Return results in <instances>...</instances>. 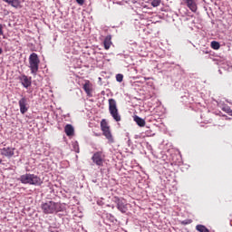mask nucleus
<instances>
[{
    "label": "nucleus",
    "instance_id": "23",
    "mask_svg": "<svg viewBox=\"0 0 232 232\" xmlns=\"http://www.w3.org/2000/svg\"><path fill=\"white\" fill-rule=\"evenodd\" d=\"M0 35H3V24H0Z\"/></svg>",
    "mask_w": 232,
    "mask_h": 232
},
{
    "label": "nucleus",
    "instance_id": "22",
    "mask_svg": "<svg viewBox=\"0 0 232 232\" xmlns=\"http://www.w3.org/2000/svg\"><path fill=\"white\" fill-rule=\"evenodd\" d=\"M75 1L80 5V6H82V5H84V0H75Z\"/></svg>",
    "mask_w": 232,
    "mask_h": 232
},
{
    "label": "nucleus",
    "instance_id": "8",
    "mask_svg": "<svg viewBox=\"0 0 232 232\" xmlns=\"http://www.w3.org/2000/svg\"><path fill=\"white\" fill-rule=\"evenodd\" d=\"M114 202L115 204H117V209H119L121 213H126V211H128V207L126 203H124V201L119 197H114Z\"/></svg>",
    "mask_w": 232,
    "mask_h": 232
},
{
    "label": "nucleus",
    "instance_id": "24",
    "mask_svg": "<svg viewBox=\"0 0 232 232\" xmlns=\"http://www.w3.org/2000/svg\"><path fill=\"white\" fill-rule=\"evenodd\" d=\"M75 152L79 153V146H77V149H75Z\"/></svg>",
    "mask_w": 232,
    "mask_h": 232
},
{
    "label": "nucleus",
    "instance_id": "3",
    "mask_svg": "<svg viewBox=\"0 0 232 232\" xmlns=\"http://www.w3.org/2000/svg\"><path fill=\"white\" fill-rule=\"evenodd\" d=\"M100 126L102 131V135L105 136L110 144H113V142H115V140L113 139V135L111 134L110 125L108 124V121H106V119L102 120Z\"/></svg>",
    "mask_w": 232,
    "mask_h": 232
},
{
    "label": "nucleus",
    "instance_id": "5",
    "mask_svg": "<svg viewBox=\"0 0 232 232\" xmlns=\"http://www.w3.org/2000/svg\"><path fill=\"white\" fill-rule=\"evenodd\" d=\"M109 113L116 122H121V118L117 108V101L115 99H109Z\"/></svg>",
    "mask_w": 232,
    "mask_h": 232
},
{
    "label": "nucleus",
    "instance_id": "15",
    "mask_svg": "<svg viewBox=\"0 0 232 232\" xmlns=\"http://www.w3.org/2000/svg\"><path fill=\"white\" fill-rule=\"evenodd\" d=\"M134 122H136L140 128H144V126H146V121L139 116H134Z\"/></svg>",
    "mask_w": 232,
    "mask_h": 232
},
{
    "label": "nucleus",
    "instance_id": "14",
    "mask_svg": "<svg viewBox=\"0 0 232 232\" xmlns=\"http://www.w3.org/2000/svg\"><path fill=\"white\" fill-rule=\"evenodd\" d=\"M103 46L105 50H110L111 46V35H107L103 41Z\"/></svg>",
    "mask_w": 232,
    "mask_h": 232
},
{
    "label": "nucleus",
    "instance_id": "7",
    "mask_svg": "<svg viewBox=\"0 0 232 232\" xmlns=\"http://www.w3.org/2000/svg\"><path fill=\"white\" fill-rule=\"evenodd\" d=\"M18 104L20 108V112L22 113V115H24V113H26V111H28V109L30 108L28 106V98H26V96L22 97L18 102Z\"/></svg>",
    "mask_w": 232,
    "mask_h": 232
},
{
    "label": "nucleus",
    "instance_id": "10",
    "mask_svg": "<svg viewBox=\"0 0 232 232\" xmlns=\"http://www.w3.org/2000/svg\"><path fill=\"white\" fill-rule=\"evenodd\" d=\"M15 149L14 148H3L0 149V154L3 155V157H7L8 159H11V157H14Z\"/></svg>",
    "mask_w": 232,
    "mask_h": 232
},
{
    "label": "nucleus",
    "instance_id": "16",
    "mask_svg": "<svg viewBox=\"0 0 232 232\" xmlns=\"http://www.w3.org/2000/svg\"><path fill=\"white\" fill-rule=\"evenodd\" d=\"M4 3H7V5H11L14 8H17L19 6V0H3Z\"/></svg>",
    "mask_w": 232,
    "mask_h": 232
},
{
    "label": "nucleus",
    "instance_id": "20",
    "mask_svg": "<svg viewBox=\"0 0 232 232\" xmlns=\"http://www.w3.org/2000/svg\"><path fill=\"white\" fill-rule=\"evenodd\" d=\"M124 79V75H122V74H121V73H119V74H117L116 75V81L118 82H122V80Z\"/></svg>",
    "mask_w": 232,
    "mask_h": 232
},
{
    "label": "nucleus",
    "instance_id": "17",
    "mask_svg": "<svg viewBox=\"0 0 232 232\" xmlns=\"http://www.w3.org/2000/svg\"><path fill=\"white\" fill-rule=\"evenodd\" d=\"M211 48H213V50H220V43H218L217 41H212Z\"/></svg>",
    "mask_w": 232,
    "mask_h": 232
},
{
    "label": "nucleus",
    "instance_id": "19",
    "mask_svg": "<svg viewBox=\"0 0 232 232\" xmlns=\"http://www.w3.org/2000/svg\"><path fill=\"white\" fill-rule=\"evenodd\" d=\"M192 222H193L192 219H185V220H183V221H180V224H181L182 226H188V225L191 224Z\"/></svg>",
    "mask_w": 232,
    "mask_h": 232
},
{
    "label": "nucleus",
    "instance_id": "18",
    "mask_svg": "<svg viewBox=\"0 0 232 232\" xmlns=\"http://www.w3.org/2000/svg\"><path fill=\"white\" fill-rule=\"evenodd\" d=\"M160 3H162V0H152L151 6L157 8V6H160Z\"/></svg>",
    "mask_w": 232,
    "mask_h": 232
},
{
    "label": "nucleus",
    "instance_id": "21",
    "mask_svg": "<svg viewBox=\"0 0 232 232\" xmlns=\"http://www.w3.org/2000/svg\"><path fill=\"white\" fill-rule=\"evenodd\" d=\"M223 111H226L228 115H232V110L228 107H224Z\"/></svg>",
    "mask_w": 232,
    "mask_h": 232
},
{
    "label": "nucleus",
    "instance_id": "6",
    "mask_svg": "<svg viewBox=\"0 0 232 232\" xmlns=\"http://www.w3.org/2000/svg\"><path fill=\"white\" fill-rule=\"evenodd\" d=\"M105 159H106V156L102 151H96L92 157V160L93 164H95L96 166H99L100 168H102V166H104Z\"/></svg>",
    "mask_w": 232,
    "mask_h": 232
},
{
    "label": "nucleus",
    "instance_id": "12",
    "mask_svg": "<svg viewBox=\"0 0 232 232\" xmlns=\"http://www.w3.org/2000/svg\"><path fill=\"white\" fill-rule=\"evenodd\" d=\"M184 5H186V6H188V8L191 11V12H197L198 10V6H197V2L195 0H183Z\"/></svg>",
    "mask_w": 232,
    "mask_h": 232
},
{
    "label": "nucleus",
    "instance_id": "9",
    "mask_svg": "<svg viewBox=\"0 0 232 232\" xmlns=\"http://www.w3.org/2000/svg\"><path fill=\"white\" fill-rule=\"evenodd\" d=\"M82 89L84 90L87 97H93V94H92L93 92V84H92V82L86 80Z\"/></svg>",
    "mask_w": 232,
    "mask_h": 232
},
{
    "label": "nucleus",
    "instance_id": "11",
    "mask_svg": "<svg viewBox=\"0 0 232 232\" xmlns=\"http://www.w3.org/2000/svg\"><path fill=\"white\" fill-rule=\"evenodd\" d=\"M19 81L24 88H30L32 86V77L23 74L19 76Z\"/></svg>",
    "mask_w": 232,
    "mask_h": 232
},
{
    "label": "nucleus",
    "instance_id": "1",
    "mask_svg": "<svg viewBox=\"0 0 232 232\" xmlns=\"http://www.w3.org/2000/svg\"><path fill=\"white\" fill-rule=\"evenodd\" d=\"M19 180L22 184H29L30 186H41L43 180L35 174L26 173L20 176Z\"/></svg>",
    "mask_w": 232,
    "mask_h": 232
},
{
    "label": "nucleus",
    "instance_id": "4",
    "mask_svg": "<svg viewBox=\"0 0 232 232\" xmlns=\"http://www.w3.org/2000/svg\"><path fill=\"white\" fill-rule=\"evenodd\" d=\"M40 63H41V60H39V56L37 55V53H33L29 56V68L33 75H37V72H39Z\"/></svg>",
    "mask_w": 232,
    "mask_h": 232
},
{
    "label": "nucleus",
    "instance_id": "26",
    "mask_svg": "<svg viewBox=\"0 0 232 232\" xmlns=\"http://www.w3.org/2000/svg\"><path fill=\"white\" fill-rule=\"evenodd\" d=\"M2 162H3V160H0V164H2Z\"/></svg>",
    "mask_w": 232,
    "mask_h": 232
},
{
    "label": "nucleus",
    "instance_id": "2",
    "mask_svg": "<svg viewBox=\"0 0 232 232\" xmlns=\"http://www.w3.org/2000/svg\"><path fill=\"white\" fill-rule=\"evenodd\" d=\"M42 209L45 215H52L61 211V204L54 201H47L42 204Z\"/></svg>",
    "mask_w": 232,
    "mask_h": 232
},
{
    "label": "nucleus",
    "instance_id": "13",
    "mask_svg": "<svg viewBox=\"0 0 232 232\" xmlns=\"http://www.w3.org/2000/svg\"><path fill=\"white\" fill-rule=\"evenodd\" d=\"M64 132L67 137H72V135L75 133V130L73 129V126L72 124H67L64 127Z\"/></svg>",
    "mask_w": 232,
    "mask_h": 232
},
{
    "label": "nucleus",
    "instance_id": "25",
    "mask_svg": "<svg viewBox=\"0 0 232 232\" xmlns=\"http://www.w3.org/2000/svg\"><path fill=\"white\" fill-rule=\"evenodd\" d=\"M3 53V48L0 47V55Z\"/></svg>",
    "mask_w": 232,
    "mask_h": 232
}]
</instances>
